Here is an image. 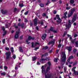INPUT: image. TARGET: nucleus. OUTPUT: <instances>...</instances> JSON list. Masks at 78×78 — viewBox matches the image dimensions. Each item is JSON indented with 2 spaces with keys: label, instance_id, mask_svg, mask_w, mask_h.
Wrapping results in <instances>:
<instances>
[{
  "label": "nucleus",
  "instance_id": "20",
  "mask_svg": "<svg viewBox=\"0 0 78 78\" xmlns=\"http://www.w3.org/2000/svg\"><path fill=\"white\" fill-rule=\"evenodd\" d=\"M74 0H70V3L71 4V5H73V4L75 3V1Z\"/></svg>",
  "mask_w": 78,
  "mask_h": 78
},
{
  "label": "nucleus",
  "instance_id": "4",
  "mask_svg": "<svg viewBox=\"0 0 78 78\" xmlns=\"http://www.w3.org/2000/svg\"><path fill=\"white\" fill-rule=\"evenodd\" d=\"M77 16V14H75L74 15L73 17L72 18V20H71L72 23H73L74 22H75V21H76Z\"/></svg>",
  "mask_w": 78,
  "mask_h": 78
},
{
  "label": "nucleus",
  "instance_id": "42",
  "mask_svg": "<svg viewBox=\"0 0 78 78\" xmlns=\"http://www.w3.org/2000/svg\"><path fill=\"white\" fill-rule=\"evenodd\" d=\"M48 64L49 65V67H50V66H51V62H48Z\"/></svg>",
  "mask_w": 78,
  "mask_h": 78
},
{
  "label": "nucleus",
  "instance_id": "57",
  "mask_svg": "<svg viewBox=\"0 0 78 78\" xmlns=\"http://www.w3.org/2000/svg\"><path fill=\"white\" fill-rule=\"evenodd\" d=\"M24 22H28V20H27V19H25Z\"/></svg>",
  "mask_w": 78,
  "mask_h": 78
},
{
  "label": "nucleus",
  "instance_id": "7",
  "mask_svg": "<svg viewBox=\"0 0 78 78\" xmlns=\"http://www.w3.org/2000/svg\"><path fill=\"white\" fill-rule=\"evenodd\" d=\"M54 29V27H51L50 30H49V31H50H50H52V32L54 33H58V31H57V30H53Z\"/></svg>",
  "mask_w": 78,
  "mask_h": 78
},
{
  "label": "nucleus",
  "instance_id": "36",
  "mask_svg": "<svg viewBox=\"0 0 78 78\" xmlns=\"http://www.w3.org/2000/svg\"><path fill=\"white\" fill-rule=\"evenodd\" d=\"M78 41H77L75 42L76 45V47H78Z\"/></svg>",
  "mask_w": 78,
  "mask_h": 78
},
{
  "label": "nucleus",
  "instance_id": "58",
  "mask_svg": "<svg viewBox=\"0 0 78 78\" xmlns=\"http://www.w3.org/2000/svg\"><path fill=\"white\" fill-rule=\"evenodd\" d=\"M67 14V12H66L64 13V15H65V16H66Z\"/></svg>",
  "mask_w": 78,
  "mask_h": 78
},
{
  "label": "nucleus",
  "instance_id": "39",
  "mask_svg": "<svg viewBox=\"0 0 78 78\" xmlns=\"http://www.w3.org/2000/svg\"><path fill=\"white\" fill-rule=\"evenodd\" d=\"M47 16V14L45 13H43L42 15V16L43 17H45Z\"/></svg>",
  "mask_w": 78,
  "mask_h": 78
},
{
  "label": "nucleus",
  "instance_id": "27",
  "mask_svg": "<svg viewBox=\"0 0 78 78\" xmlns=\"http://www.w3.org/2000/svg\"><path fill=\"white\" fill-rule=\"evenodd\" d=\"M12 53H13L14 52V48L13 47H11L10 49Z\"/></svg>",
  "mask_w": 78,
  "mask_h": 78
},
{
  "label": "nucleus",
  "instance_id": "15",
  "mask_svg": "<svg viewBox=\"0 0 78 78\" xmlns=\"http://www.w3.org/2000/svg\"><path fill=\"white\" fill-rule=\"evenodd\" d=\"M32 61H35L36 60V59H37V57L36 56L34 57H32Z\"/></svg>",
  "mask_w": 78,
  "mask_h": 78
},
{
  "label": "nucleus",
  "instance_id": "14",
  "mask_svg": "<svg viewBox=\"0 0 78 78\" xmlns=\"http://www.w3.org/2000/svg\"><path fill=\"white\" fill-rule=\"evenodd\" d=\"M19 51L20 52L23 53V50L22 49V47H20L19 48Z\"/></svg>",
  "mask_w": 78,
  "mask_h": 78
},
{
  "label": "nucleus",
  "instance_id": "47",
  "mask_svg": "<svg viewBox=\"0 0 78 78\" xmlns=\"http://www.w3.org/2000/svg\"><path fill=\"white\" fill-rule=\"evenodd\" d=\"M16 11H18V10H17V8H15L14 9V12H16Z\"/></svg>",
  "mask_w": 78,
  "mask_h": 78
},
{
  "label": "nucleus",
  "instance_id": "17",
  "mask_svg": "<svg viewBox=\"0 0 78 78\" xmlns=\"http://www.w3.org/2000/svg\"><path fill=\"white\" fill-rule=\"evenodd\" d=\"M75 11V8H73V9L71 10L70 12L73 14V12H74Z\"/></svg>",
  "mask_w": 78,
  "mask_h": 78
},
{
  "label": "nucleus",
  "instance_id": "23",
  "mask_svg": "<svg viewBox=\"0 0 78 78\" xmlns=\"http://www.w3.org/2000/svg\"><path fill=\"white\" fill-rule=\"evenodd\" d=\"M78 64V62L75 61L73 64V66H76Z\"/></svg>",
  "mask_w": 78,
  "mask_h": 78
},
{
  "label": "nucleus",
  "instance_id": "19",
  "mask_svg": "<svg viewBox=\"0 0 78 78\" xmlns=\"http://www.w3.org/2000/svg\"><path fill=\"white\" fill-rule=\"evenodd\" d=\"M56 17L57 18V19L59 20H61V18L59 17V15H56Z\"/></svg>",
  "mask_w": 78,
  "mask_h": 78
},
{
  "label": "nucleus",
  "instance_id": "54",
  "mask_svg": "<svg viewBox=\"0 0 78 78\" xmlns=\"http://www.w3.org/2000/svg\"><path fill=\"white\" fill-rule=\"evenodd\" d=\"M72 70L73 72H76V71H75V69H72Z\"/></svg>",
  "mask_w": 78,
  "mask_h": 78
},
{
  "label": "nucleus",
  "instance_id": "25",
  "mask_svg": "<svg viewBox=\"0 0 78 78\" xmlns=\"http://www.w3.org/2000/svg\"><path fill=\"white\" fill-rule=\"evenodd\" d=\"M1 75L2 76H5V75H6V73L4 72L1 73Z\"/></svg>",
  "mask_w": 78,
  "mask_h": 78
},
{
  "label": "nucleus",
  "instance_id": "44",
  "mask_svg": "<svg viewBox=\"0 0 78 78\" xmlns=\"http://www.w3.org/2000/svg\"><path fill=\"white\" fill-rule=\"evenodd\" d=\"M15 70H17L18 69V66L16 65L15 67Z\"/></svg>",
  "mask_w": 78,
  "mask_h": 78
},
{
  "label": "nucleus",
  "instance_id": "45",
  "mask_svg": "<svg viewBox=\"0 0 78 78\" xmlns=\"http://www.w3.org/2000/svg\"><path fill=\"white\" fill-rule=\"evenodd\" d=\"M70 9V7H67L66 8V9L69 10Z\"/></svg>",
  "mask_w": 78,
  "mask_h": 78
},
{
  "label": "nucleus",
  "instance_id": "51",
  "mask_svg": "<svg viewBox=\"0 0 78 78\" xmlns=\"http://www.w3.org/2000/svg\"><path fill=\"white\" fill-rule=\"evenodd\" d=\"M2 30L3 31H5V27H2Z\"/></svg>",
  "mask_w": 78,
  "mask_h": 78
},
{
  "label": "nucleus",
  "instance_id": "49",
  "mask_svg": "<svg viewBox=\"0 0 78 78\" xmlns=\"http://www.w3.org/2000/svg\"><path fill=\"white\" fill-rule=\"evenodd\" d=\"M6 50H9V48H8V47H6L5 48Z\"/></svg>",
  "mask_w": 78,
  "mask_h": 78
},
{
  "label": "nucleus",
  "instance_id": "35",
  "mask_svg": "<svg viewBox=\"0 0 78 78\" xmlns=\"http://www.w3.org/2000/svg\"><path fill=\"white\" fill-rule=\"evenodd\" d=\"M69 58L70 59H73V58H74V57H73V56H71L69 57Z\"/></svg>",
  "mask_w": 78,
  "mask_h": 78
},
{
  "label": "nucleus",
  "instance_id": "28",
  "mask_svg": "<svg viewBox=\"0 0 78 78\" xmlns=\"http://www.w3.org/2000/svg\"><path fill=\"white\" fill-rule=\"evenodd\" d=\"M31 36H29L28 37V40H29V41H31Z\"/></svg>",
  "mask_w": 78,
  "mask_h": 78
},
{
  "label": "nucleus",
  "instance_id": "24",
  "mask_svg": "<svg viewBox=\"0 0 78 78\" xmlns=\"http://www.w3.org/2000/svg\"><path fill=\"white\" fill-rule=\"evenodd\" d=\"M39 23L40 24H41V25H42L43 24H44V22L42 20H41L40 21H39Z\"/></svg>",
  "mask_w": 78,
  "mask_h": 78
},
{
  "label": "nucleus",
  "instance_id": "18",
  "mask_svg": "<svg viewBox=\"0 0 78 78\" xmlns=\"http://www.w3.org/2000/svg\"><path fill=\"white\" fill-rule=\"evenodd\" d=\"M73 14L70 12L69 14L68 15L67 17L68 18H69V17H70L73 15Z\"/></svg>",
  "mask_w": 78,
  "mask_h": 78
},
{
  "label": "nucleus",
  "instance_id": "29",
  "mask_svg": "<svg viewBox=\"0 0 78 78\" xmlns=\"http://www.w3.org/2000/svg\"><path fill=\"white\" fill-rule=\"evenodd\" d=\"M40 6H41V7L42 8L44 6V5L42 3H41L40 5Z\"/></svg>",
  "mask_w": 78,
  "mask_h": 78
},
{
  "label": "nucleus",
  "instance_id": "50",
  "mask_svg": "<svg viewBox=\"0 0 78 78\" xmlns=\"http://www.w3.org/2000/svg\"><path fill=\"white\" fill-rule=\"evenodd\" d=\"M56 12H57V11L54 10L53 12V13L54 14H56Z\"/></svg>",
  "mask_w": 78,
  "mask_h": 78
},
{
  "label": "nucleus",
  "instance_id": "64",
  "mask_svg": "<svg viewBox=\"0 0 78 78\" xmlns=\"http://www.w3.org/2000/svg\"><path fill=\"white\" fill-rule=\"evenodd\" d=\"M23 39V36H20V40H21V39Z\"/></svg>",
  "mask_w": 78,
  "mask_h": 78
},
{
  "label": "nucleus",
  "instance_id": "11",
  "mask_svg": "<svg viewBox=\"0 0 78 78\" xmlns=\"http://www.w3.org/2000/svg\"><path fill=\"white\" fill-rule=\"evenodd\" d=\"M55 40H53V41H50L48 43V45H50V44H55Z\"/></svg>",
  "mask_w": 78,
  "mask_h": 78
},
{
  "label": "nucleus",
  "instance_id": "53",
  "mask_svg": "<svg viewBox=\"0 0 78 78\" xmlns=\"http://www.w3.org/2000/svg\"><path fill=\"white\" fill-rule=\"evenodd\" d=\"M35 28H36V29L37 31L39 30V28L38 27V26H37Z\"/></svg>",
  "mask_w": 78,
  "mask_h": 78
},
{
  "label": "nucleus",
  "instance_id": "31",
  "mask_svg": "<svg viewBox=\"0 0 78 78\" xmlns=\"http://www.w3.org/2000/svg\"><path fill=\"white\" fill-rule=\"evenodd\" d=\"M58 59H59L58 58H56L54 60V62H58Z\"/></svg>",
  "mask_w": 78,
  "mask_h": 78
},
{
  "label": "nucleus",
  "instance_id": "21",
  "mask_svg": "<svg viewBox=\"0 0 78 78\" xmlns=\"http://www.w3.org/2000/svg\"><path fill=\"white\" fill-rule=\"evenodd\" d=\"M66 27H67L68 28H70L71 27V23H68V25H66Z\"/></svg>",
  "mask_w": 78,
  "mask_h": 78
},
{
  "label": "nucleus",
  "instance_id": "37",
  "mask_svg": "<svg viewBox=\"0 0 78 78\" xmlns=\"http://www.w3.org/2000/svg\"><path fill=\"white\" fill-rule=\"evenodd\" d=\"M66 33L67 32H64L63 35V37H64V36H66Z\"/></svg>",
  "mask_w": 78,
  "mask_h": 78
},
{
  "label": "nucleus",
  "instance_id": "48",
  "mask_svg": "<svg viewBox=\"0 0 78 78\" xmlns=\"http://www.w3.org/2000/svg\"><path fill=\"white\" fill-rule=\"evenodd\" d=\"M58 48H61V44H60L58 45Z\"/></svg>",
  "mask_w": 78,
  "mask_h": 78
},
{
  "label": "nucleus",
  "instance_id": "41",
  "mask_svg": "<svg viewBox=\"0 0 78 78\" xmlns=\"http://www.w3.org/2000/svg\"><path fill=\"white\" fill-rule=\"evenodd\" d=\"M34 42H32V46H31V47L32 48H34Z\"/></svg>",
  "mask_w": 78,
  "mask_h": 78
},
{
  "label": "nucleus",
  "instance_id": "22",
  "mask_svg": "<svg viewBox=\"0 0 78 78\" xmlns=\"http://www.w3.org/2000/svg\"><path fill=\"white\" fill-rule=\"evenodd\" d=\"M24 25H25V24H24L23 23H22V24H21V27L22 29H23V28Z\"/></svg>",
  "mask_w": 78,
  "mask_h": 78
},
{
  "label": "nucleus",
  "instance_id": "10",
  "mask_svg": "<svg viewBox=\"0 0 78 78\" xmlns=\"http://www.w3.org/2000/svg\"><path fill=\"white\" fill-rule=\"evenodd\" d=\"M72 46H70V47H66V50H67L69 52H70V51H72Z\"/></svg>",
  "mask_w": 78,
  "mask_h": 78
},
{
  "label": "nucleus",
  "instance_id": "8",
  "mask_svg": "<svg viewBox=\"0 0 78 78\" xmlns=\"http://www.w3.org/2000/svg\"><path fill=\"white\" fill-rule=\"evenodd\" d=\"M20 33V32L19 31H17L16 32V34H15L14 37L16 39H17L19 37V34Z\"/></svg>",
  "mask_w": 78,
  "mask_h": 78
},
{
  "label": "nucleus",
  "instance_id": "62",
  "mask_svg": "<svg viewBox=\"0 0 78 78\" xmlns=\"http://www.w3.org/2000/svg\"><path fill=\"white\" fill-rule=\"evenodd\" d=\"M53 35H52V36H50L49 37L51 39H52V38H53Z\"/></svg>",
  "mask_w": 78,
  "mask_h": 78
},
{
  "label": "nucleus",
  "instance_id": "40",
  "mask_svg": "<svg viewBox=\"0 0 78 78\" xmlns=\"http://www.w3.org/2000/svg\"><path fill=\"white\" fill-rule=\"evenodd\" d=\"M2 42L3 44H5V39H4L2 40Z\"/></svg>",
  "mask_w": 78,
  "mask_h": 78
},
{
  "label": "nucleus",
  "instance_id": "6",
  "mask_svg": "<svg viewBox=\"0 0 78 78\" xmlns=\"http://www.w3.org/2000/svg\"><path fill=\"white\" fill-rule=\"evenodd\" d=\"M41 69H42V73L45 75V73H46V71H45V69L44 68V66H42Z\"/></svg>",
  "mask_w": 78,
  "mask_h": 78
},
{
  "label": "nucleus",
  "instance_id": "33",
  "mask_svg": "<svg viewBox=\"0 0 78 78\" xmlns=\"http://www.w3.org/2000/svg\"><path fill=\"white\" fill-rule=\"evenodd\" d=\"M74 73L75 75L76 76L78 75V71H76V72Z\"/></svg>",
  "mask_w": 78,
  "mask_h": 78
},
{
  "label": "nucleus",
  "instance_id": "1",
  "mask_svg": "<svg viewBox=\"0 0 78 78\" xmlns=\"http://www.w3.org/2000/svg\"><path fill=\"white\" fill-rule=\"evenodd\" d=\"M50 66L48 67L47 69H46V71L45 74V78H51V76H52V75L51 74L48 75V72L49 70H50Z\"/></svg>",
  "mask_w": 78,
  "mask_h": 78
},
{
  "label": "nucleus",
  "instance_id": "3",
  "mask_svg": "<svg viewBox=\"0 0 78 78\" xmlns=\"http://www.w3.org/2000/svg\"><path fill=\"white\" fill-rule=\"evenodd\" d=\"M11 52H7L5 54L6 56V59H9L10 58V56H11Z\"/></svg>",
  "mask_w": 78,
  "mask_h": 78
},
{
  "label": "nucleus",
  "instance_id": "46",
  "mask_svg": "<svg viewBox=\"0 0 78 78\" xmlns=\"http://www.w3.org/2000/svg\"><path fill=\"white\" fill-rule=\"evenodd\" d=\"M33 25V23L32 22L30 23V27H32Z\"/></svg>",
  "mask_w": 78,
  "mask_h": 78
},
{
  "label": "nucleus",
  "instance_id": "52",
  "mask_svg": "<svg viewBox=\"0 0 78 78\" xmlns=\"http://www.w3.org/2000/svg\"><path fill=\"white\" fill-rule=\"evenodd\" d=\"M71 42L72 44H74L75 41L73 40L71 41Z\"/></svg>",
  "mask_w": 78,
  "mask_h": 78
},
{
  "label": "nucleus",
  "instance_id": "56",
  "mask_svg": "<svg viewBox=\"0 0 78 78\" xmlns=\"http://www.w3.org/2000/svg\"><path fill=\"white\" fill-rule=\"evenodd\" d=\"M63 17L64 19H67V16L66 15H65Z\"/></svg>",
  "mask_w": 78,
  "mask_h": 78
},
{
  "label": "nucleus",
  "instance_id": "55",
  "mask_svg": "<svg viewBox=\"0 0 78 78\" xmlns=\"http://www.w3.org/2000/svg\"><path fill=\"white\" fill-rule=\"evenodd\" d=\"M77 36H78V34H76L74 35V37H76Z\"/></svg>",
  "mask_w": 78,
  "mask_h": 78
},
{
  "label": "nucleus",
  "instance_id": "9",
  "mask_svg": "<svg viewBox=\"0 0 78 78\" xmlns=\"http://www.w3.org/2000/svg\"><path fill=\"white\" fill-rule=\"evenodd\" d=\"M34 22L35 26H36V25H37V18H35L34 20Z\"/></svg>",
  "mask_w": 78,
  "mask_h": 78
},
{
  "label": "nucleus",
  "instance_id": "38",
  "mask_svg": "<svg viewBox=\"0 0 78 78\" xmlns=\"http://www.w3.org/2000/svg\"><path fill=\"white\" fill-rule=\"evenodd\" d=\"M28 11H27L24 13V15H28Z\"/></svg>",
  "mask_w": 78,
  "mask_h": 78
},
{
  "label": "nucleus",
  "instance_id": "12",
  "mask_svg": "<svg viewBox=\"0 0 78 78\" xmlns=\"http://www.w3.org/2000/svg\"><path fill=\"white\" fill-rule=\"evenodd\" d=\"M46 36L47 34H44L41 37L42 39H43V40H45V39L46 38Z\"/></svg>",
  "mask_w": 78,
  "mask_h": 78
},
{
  "label": "nucleus",
  "instance_id": "26",
  "mask_svg": "<svg viewBox=\"0 0 78 78\" xmlns=\"http://www.w3.org/2000/svg\"><path fill=\"white\" fill-rule=\"evenodd\" d=\"M19 5L20 7H23V6H24V5H23V3H20Z\"/></svg>",
  "mask_w": 78,
  "mask_h": 78
},
{
  "label": "nucleus",
  "instance_id": "30",
  "mask_svg": "<svg viewBox=\"0 0 78 78\" xmlns=\"http://www.w3.org/2000/svg\"><path fill=\"white\" fill-rule=\"evenodd\" d=\"M48 47L47 46H46L45 47L43 48L44 50H47V49H48Z\"/></svg>",
  "mask_w": 78,
  "mask_h": 78
},
{
  "label": "nucleus",
  "instance_id": "59",
  "mask_svg": "<svg viewBox=\"0 0 78 78\" xmlns=\"http://www.w3.org/2000/svg\"><path fill=\"white\" fill-rule=\"evenodd\" d=\"M37 65H40L41 64V63H40V62H37Z\"/></svg>",
  "mask_w": 78,
  "mask_h": 78
},
{
  "label": "nucleus",
  "instance_id": "34",
  "mask_svg": "<svg viewBox=\"0 0 78 78\" xmlns=\"http://www.w3.org/2000/svg\"><path fill=\"white\" fill-rule=\"evenodd\" d=\"M57 22L58 24H59L60 23H61V20L60 21H59V20H57Z\"/></svg>",
  "mask_w": 78,
  "mask_h": 78
},
{
  "label": "nucleus",
  "instance_id": "60",
  "mask_svg": "<svg viewBox=\"0 0 78 78\" xmlns=\"http://www.w3.org/2000/svg\"><path fill=\"white\" fill-rule=\"evenodd\" d=\"M18 25L19 27H21V24H20V23H19L18 24Z\"/></svg>",
  "mask_w": 78,
  "mask_h": 78
},
{
  "label": "nucleus",
  "instance_id": "13",
  "mask_svg": "<svg viewBox=\"0 0 78 78\" xmlns=\"http://www.w3.org/2000/svg\"><path fill=\"white\" fill-rule=\"evenodd\" d=\"M1 12L3 14H6L8 13V11L6 10H1Z\"/></svg>",
  "mask_w": 78,
  "mask_h": 78
},
{
  "label": "nucleus",
  "instance_id": "63",
  "mask_svg": "<svg viewBox=\"0 0 78 78\" xmlns=\"http://www.w3.org/2000/svg\"><path fill=\"white\" fill-rule=\"evenodd\" d=\"M67 36L68 37H71V35H69V34L67 35Z\"/></svg>",
  "mask_w": 78,
  "mask_h": 78
},
{
  "label": "nucleus",
  "instance_id": "61",
  "mask_svg": "<svg viewBox=\"0 0 78 78\" xmlns=\"http://www.w3.org/2000/svg\"><path fill=\"white\" fill-rule=\"evenodd\" d=\"M4 69H5V70H6V69H8V67H7V66H5Z\"/></svg>",
  "mask_w": 78,
  "mask_h": 78
},
{
  "label": "nucleus",
  "instance_id": "16",
  "mask_svg": "<svg viewBox=\"0 0 78 78\" xmlns=\"http://www.w3.org/2000/svg\"><path fill=\"white\" fill-rule=\"evenodd\" d=\"M48 55V53H46L42 55L41 56V58H43V57H44V56H47Z\"/></svg>",
  "mask_w": 78,
  "mask_h": 78
},
{
  "label": "nucleus",
  "instance_id": "5",
  "mask_svg": "<svg viewBox=\"0 0 78 78\" xmlns=\"http://www.w3.org/2000/svg\"><path fill=\"white\" fill-rule=\"evenodd\" d=\"M45 61H49V59L48 58H42L40 60V62H41L42 64H44L45 62Z\"/></svg>",
  "mask_w": 78,
  "mask_h": 78
},
{
  "label": "nucleus",
  "instance_id": "2",
  "mask_svg": "<svg viewBox=\"0 0 78 78\" xmlns=\"http://www.w3.org/2000/svg\"><path fill=\"white\" fill-rule=\"evenodd\" d=\"M62 55L63 56H62V58L63 59H61L62 62H64V64L66 63V53L64 52H62Z\"/></svg>",
  "mask_w": 78,
  "mask_h": 78
},
{
  "label": "nucleus",
  "instance_id": "32",
  "mask_svg": "<svg viewBox=\"0 0 78 78\" xmlns=\"http://www.w3.org/2000/svg\"><path fill=\"white\" fill-rule=\"evenodd\" d=\"M77 51V50L76 49H74L73 50V52L74 53H76V51Z\"/></svg>",
  "mask_w": 78,
  "mask_h": 78
},
{
  "label": "nucleus",
  "instance_id": "43",
  "mask_svg": "<svg viewBox=\"0 0 78 78\" xmlns=\"http://www.w3.org/2000/svg\"><path fill=\"white\" fill-rule=\"evenodd\" d=\"M12 58L14 59H15L16 58V55H14L12 56Z\"/></svg>",
  "mask_w": 78,
  "mask_h": 78
}]
</instances>
